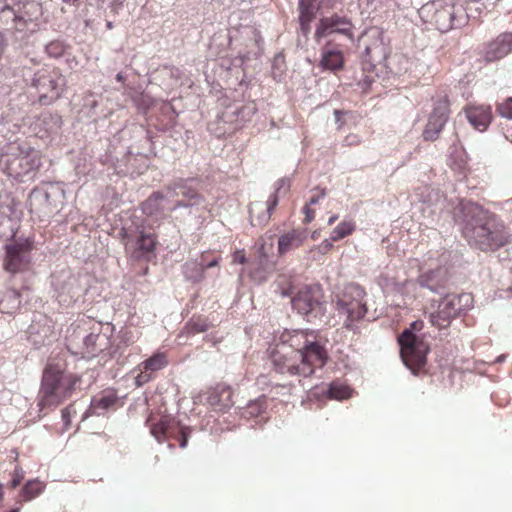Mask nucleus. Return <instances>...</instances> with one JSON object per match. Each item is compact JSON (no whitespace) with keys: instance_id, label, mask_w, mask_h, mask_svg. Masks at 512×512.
I'll use <instances>...</instances> for the list:
<instances>
[{"instance_id":"nucleus-1","label":"nucleus","mask_w":512,"mask_h":512,"mask_svg":"<svg viewBox=\"0 0 512 512\" xmlns=\"http://www.w3.org/2000/svg\"><path fill=\"white\" fill-rule=\"evenodd\" d=\"M466 223L463 235L469 243L483 251L496 250L509 242L504 224L492 213L475 203L464 205Z\"/></svg>"},{"instance_id":"nucleus-2","label":"nucleus","mask_w":512,"mask_h":512,"mask_svg":"<svg viewBox=\"0 0 512 512\" xmlns=\"http://www.w3.org/2000/svg\"><path fill=\"white\" fill-rule=\"evenodd\" d=\"M79 378L58 363H48L43 370L41 387L38 394V407L40 412L45 409L56 408L69 398L75 390Z\"/></svg>"},{"instance_id":"nucleus-3","label":"nucleus","mask_w":512,"mask_h":512,"mask_svg":"<svg viewBox=\"0 0 512 512\" xmlns=\"http://www.w3.org/2000/svg\"><path fill=\"white\" fill-rule=\"evenodd\" d=\"M286 336H292L290 330H284L268 350L273 370L289 377H310L311 369L302 362L298 348L286 341Z\"/></svg>"},{"instance_id":"nucleus-4","label":"nucleus","mask_w":512,"mask_h":512,"mask_svg":"<svg viewBox=\"0 0 512 512\" xmlns=\"http://www.w3.org/2000/svg\"><path fill=\"white\" fill-rule=\"evenodd\" d=\"M423 327V321H414L398 337L402 361L413 374L425 370L427 355L430 352V345L421 333Z\"/></svg>"},{"instance_id":"nucleus-5","label":"nucleus","mask_w":512,"mask_h":512,"mask_svg":"<svg viewBox=\"0 0 512 512\" xmlns=\"http://www.w3.org/2000/svg\"><path fill=\"white\" fill-rule=\"evenodd\" d=\"M292 336H286V341L298 348L302 362L309 366L311 375L316 367L322 368L329 360V354L325 341L314 330H290Z\"/></svg>"},{"instance_id":"nucleus-6","label":"nucleus","mask_w":512,"mask_h":512,"mask_svg":"<svg viewBox=\"0 0 512 512\" xmlns=\"http://www.w3.org/2000/svg\"><path fill=\"white\" fill-rule=\"evenodd\" d=\"M292 308L303 320L312 324L324 322L327 301L320 285H306L298 290L291 299Z\"/></svg>"},{"instance_id":"nucleus-7","label":"nucleus","mask_w":512,"mask_h":512,"mask_svg":"<svg viewBox=\"0 0 512 512\" xmlns=\"http://www.w3.org/2000/svg\"><path fill=\"white\" fill-rule=\"evenodd\" d=\"M199 181L196 178H176L165 186L167 201L172 205L170 212L184 209L189 214L205 202L204 196L199 191Z\"/></svg>"},{"instance_id":"nucleus-8","label":"nucleus","mask_w":512,"mask_h":512,"mask_svg":"<svg viewBox=\"0 0 512 512\" xmlns=\"http://www.w3.org/2000/svg\"><path fill=\"white\" fill-rule=\"evenodd\" d=\"M0 166L8 177L18 182L32 180L41 166L40 152L33 148H19L18 152L2 155Z\"/></svg>"},{"instance_id":"nucleus-9","label":"nucleus","mask_w":512,"mask_h":512,"mask_svg":"<svg viewBox=\"0 0 512 512\" xmlns=\"http://www.w3.org/2000/svg\"><path fill=\"white\" fill-rule=\"evenodd\" d=\"M366 293L363 288L356 284H347L343 290L335 296V310L337 315L344 317V326L353 329L354 323L361 320L367 313Z\"/></svg>"},{"instance_id":"nucleus-10","label":"nucleus","mask_w":512,"mask_h":512,"mask_svg":"<svg viewBox=\"0 0 512 512\" xmlns=\"http://www.w3.org/2000/svg\"><path fill=\"white\" fill-rule=\"evenodd\" d=\"M65 201L64 186L60 182H43L33 188L28 196L30 211L44 215L60 211Z\"/></svg>"},{"instance_id":"nucleus-11","label":"nucleus","mask_w":512,"mask_h":512,"mask_svg":"<svg viewBox=\"0 0 512 512\" xmlns=\"http://www.w3.org/2000/svg\"><path fill=\"white\" fill-rule=\"evenodd\" d=\"M121 234L125 240L126 249L131 251L134 259L150 260L153 257L156 248V236L148 231L143 223L124 226Z\"/></svg>"},{"instance_id":"nucleus-12","label":"nucleus","mask_w":512,"mask_h":512,"mask_svg":"<svg viewBox=\"0 0 512 512\" xmlns=\"http://www.w3.org/2000/svg\"><path fill=\"white\" fill-rule=\"evenodd\" d=\"M31 85L38 92L39 103L50 105L61 96L65 78L58 69L42 68L34 73Z\"/></svg>"},{"instance_id":"nucleus-13","label":"nucleus","mask_w":512,"mask_h":512,"mask_svg":"<svg viewBox=\"0 0 512 512\" xmlns=\"http://www.w3.org/2000/svg\"><path fill=\"white\" fill-rule=\"evenodd\" d=\"M422 11L431 13L430 23L441 32L459 28L467 23L462 6L434 2L431 5H425Z\"/></svg>"},{"instance_id":"nucleus-14","label":"nucleus","mask_w":512,"mask_h":512,"mask_svg":"<svg viewBox=\"0 0 512 512\" xmlns=\"http://www.w3.org/2000/svg\"><path fill=\"white\" fill-rule=\"evenodd\" d=\"M24 10H15L10 5L0 9V27L6 31L22 32L30 23L38 19L42 7L38 3L24 5Z\"/></svg>"},{"instance_id":"nucleus-15","label":"nucleus","mask_w":512,"mask_h":512,"mask_svg":"<svg viewBox=\"0 0 512 512\" xmlns=\"http://www.w3.org/2000/svg\"><path fill=\"white\" fill-rule=\"evenodd\" d=\"M112 330L113 327L109 324L93 328L89 334L82 337V344L74 353L81 355L82 358L91 359L108 350L111 346Z\"/></svg>"},{"instance_id":"nucleus-16","label":"nucleus","mask_w":512,"mask_h":512,"mask_svg":"<svg viewBox=\"0 0 512 512\" xmlns=\"http://www.w3.org/2000/svg\"><path fill=\"white\" fill-rule=\"evenodd\" d=\"M354 24L346 15L333 13L329 16H323L316 25L314 37L316 41L328 37L332 34H339L349 40L354 39Z\"/></svg>"},{"instance_id":"nucleus-17","label":"nucleus","mask_w":512,"mask_h":512,"mask_svg":"<svg viewBox=\"0 0 512 512\" xmlns=\"http://www.w3.org/2000/svg\"><path fill=\"white\" fill-rule=\"evenodd\" d=\"M5 250L4 267L8 272L15 274L28 268L31 250V243L28 240L6 244Z\"/></svg>"},{"instance_id":"nucleus-18","label":"nucleus","mask_w":512,"mask_h":512,"mask_svg":"<svg viewBox=\"0 0 512 512\" xmlns=\"http://www.w3.org/2000/svg\"><path fill=\"white\" fill-rule=\"evenodd\" d=\"M57 301L64 306H69L77 300L80 295V287L76 276L70 273H61L52 277Z\"/></svg>"},{"instance_id":"nucleus-19","label":"nucleus","mask_w":512,"mask_h":512,"mask_svg":"<svg viewBox=\"0 0 512 512\" xmlns=\"http://www.w3.org/2000/svg\"><path fill=\"white\" fill-rule=\"evenodd\" d=\"M512 53V32H503L484 46L482 56L486 63L499 61Z\"/></svg>"},{"instance_id":"nucleus-20","label":"nucleus","mask_w":512,"mask_h":512,"mask_svg":"<svg viewBox=\"0 0 512 512\" xmlns=\"http://www.w3.org/2000/svg\"><path fill=\"white\" fill-rule=\"evenodd\" d=\"M194 402L207 404L214 409L225 412L232 405L230 388L217 386L195 397Z\"/></svg>"},{"instance_id":"nucleus-21","label":"nucleus","mask_w":512,"mask_h":512,"mask_svg":"<svg viewBox=\"0 0 512 512\" xmlns=\"http://www.w3.org/2000/svg\"><path fill=\"white\" fill-rule=\"evenodd\" d=\"M187 428L181 426L174 418L164 416L156 424L150 426V433L161 443L164 440L176 439Z\"/></svg>"},{"instance_id":"nucleus-22","label":"nucleus","mask_w":512,"mask_h":512,"mask_svg":"<svg viewBox=\"0 0 512 512\" xmlns=\"http://www.w3.org/2000/svg\"><path fill=\"white\" fill-rule=\"evenodd\" d=\"M454 294L446 295L439 303L438 310L430 320L433 326L440 329L449 326L451 320L460 314V308L454 301Z\"/></svg>"},{"instance_id":"nucleus-23","label":"nucleus","mask_w":512,"mask_h":512,"mask_svg":"<svg viewBox=\"0 0 512 512\" xmlns=\"http://www.w3.org/2000/svg\"><path fill=\"white\" fill-rule=\"evenodd\" d=\"M470 124L479 131H485L492 121V108L490 105L469 104L464 108Z\"/></svg>"},{"instance_id":"nucleus-24","label":"nucleus","mask_w":512,"mask_h":512,"mask_svg":"<svg viewBox=\"0 0 512 512\" xmlns=\"http://www.w3.org/2000/svg\"><path fill=\"white\" fill-rule=\"evenodd\" d=\"M119 400L115 391H103L92 397L89 409L83 414L82 419L90 414L103 415L110 408H113Z\"/></svg>"},{"instance_id":"nucleus-25","label":"nucleus","mask_w":512,"mask_h":512,"mask_svg":"<svg viewBox=\"0 0 512 512\" xmlns=\"http://www.w3.org/2000/svg\"><path fill=\"white\" fill-rule=\"evenodd\" d=\"M319 66L324 71L337 72L344 66V56L341 50L324 46L321 49Z\"/></svg>"},{"instance_id":"nucleus-26","label":"nucleus","mask_w":512,"mask_h":512,"mask_svg":"<svg viewBox=\"0 0 512 512\" xmlns=\"http://www.w3.org/2000/svg\"><path fill=\"white\" fill-rule=\"evenodd\" d=\"M27 340L36 349L44 346L51 334L50 326L46 324H40L39 322H32L27 331Z\"/></svg>"},{"instance_id":"nucleus-27","label":"nucleus","mask_w":512,"mask_h":512,"mask_svg":"<svg viewBox=\"0 0 512 512\" xmlns=\"http://www.w3.org/2000/svg\"><path fill=\"white\" fill-rule=\"evenodd\" d=\"M163 201H167L165 190L152 192L150 196L141 204V210L143 214L147 216L162 214L165 211L162 205Z\"/></svg>"},{"instance_id":"nucleus-28","label":"nucleus","mask_w":512,"mask_h":512,"mask_svg":"<svg viewBox=\"0 0 512 512\" xmlns=\"http://www.w3.org/2000/svg\"><path fill=\"white\" fill-rule=\"evenodd\" d=\"M22 296V292L14 288L4 291L0 296V312L7 314L14 313L21 305Z\"/></svg>"},{"instance_id":"nucleus-29","label":"nucleus","mask_w":512,"mask_h":512,"mask_svg":"<svg viewBox=\"0 0 512 512\" xmlns=\"http://www.w3.org/2000/svg\"><path fill=\"white\" fill-rule=\"evenodd\" d=\"M418 283L420 286L426 287L431 291H437L438 289L444 287L446 283L445 271L437 269L423 273L419 276Z\"/></svg>"},{"instance_id":"nucleus-30","label":"nucleus","mask_w":512,"mask_h":512,"mask_svg":"<svg viewBox=\"0 0 512 512\" xmlns=\"http://www.w3.org/2000/svg\"><path fill=\"white\" fill-rule=\"evenodd\" d=\"M304 239V234L298 230H292L281 235L278 239L279 255H284L288 251L299 247L303 243Z\"/></svg>"},{"instance_id":"nucleus-31","label":"nucleus","mask_w":512,"mask_h":512,"mask_svg":"<svg viewBox=\"0 0 512 512\" xmlns=\"http://www.w3.org/2000/svg\"><path fill=\"white\" fill-rule=\"evenodd\" d=\"M447 120L430 114L428 123L424 129L423 137L425 140L434 141L438 138L440 132L443 130Z\"/></svg>"},{"instance_id":"nucleus-32","label":"nucleus","mask_w":512,"mask_h":512,"mask_svg":"<svg viewBox=\"0 0 512 512\" xmlns=\"http://www.w3.org/2000/svg\"><path fill=\"white\" fill-rule=\"evenodd\" d=\"M45 489V484L38 478L28 480L20 491L22 501L28 502L42 494Z\"/></svg>"},{"instance_id":"nucleus-33","label":"nucleus","mask_w":512,"mask_h":512,"mask_svg":"<svg viewBox=\"0 0 512 512\" xmlns=\"http://www.w3.org/2000/svg\"><path fill=\"white\" fill-rule=\"evenodd\" d=\"M19 211H21L20 203L11 194L0 195V213L9 215L18 221Z\"/></svg>"},{"instance_id":"nucleus-34","label":"nucleus","mask_w":512,"mask_h":512,"mask_svg":"<svg viewBox=\"0 0 512 512\" xmlns=\"http://www.w3.org/2000/svg\"><path fill=\"white\" fill-rule=\"evenodd\" d=\"M183 274L186 279L192 282H199L204 277V262L196 260L187 261L183 265Z\"/></svg>"},{"instance_id":"nucleus-35","label":"nucleus","mask_w":512,"mask_h":512,"mask_svg":"<svg viewBox=\"0 0 512 512\" xmlns=\"http://www.w3.org/2000/svg\"><path fill=\"white\" fill-rule=\"evenodd\" d=\"M266 397L264 395L251 400L242 408L241 416L245 418H253L260 416L266 408Z\"/></svg>"},{"instance_id":"nucleus-36","label":"nucleus","mask_w":512,"mask_h":512,"mask_svg":"<svg viewBox=\"0 0 512 512\" xmlns=\"http://www.w3.org/2000/svg\"><path fill=\"white\" fill-rule=\"evenodd\" d=\"M18 229V221L9 216L0 213V238H14Z\"/></svg>"},{"instance_id":"nucleus-37","label":"nucleus","mask_w":512,"mask_h":512,"mask_svg":"<svg viewBox=\"0 0 512 512\" xmlns=\"http://www.w3.org/2000/svg\"><path fill=\"white\" fill-rule=\"evenodd\" d=\"M40 121L49 134H57L62 126V118L57 113L46 112L41 115Z\"/></svg>"},{"instance_id":"nucleus-38","label":"nucleus","mask_w":512,"mask_h":512,"mask_svg":"<svg viewBox=\"0 0 512 512\" xmlns=\"http://www.w3.org/2000/svg\"><path fill=\"white\" fill-rule=\"evenodd\" d=\"M431 114L448 120L450 114V100L446 93H440L436 96Z\"/></svg>"},{"instance_id":"nucleus-39","label":"nucleus","mask_w":512,"mask_h":512,"mask_svg":"<svg viewBox=\"0 0 512 512\" xmlns=\"http://www.w3.org/2000/svg\"><path fill=\"white\" fill-rule=\"evenodd\" d=\"M168 365L166 355L164 353H155L140 364V367L148 370L153 375L155 372L165 368Z\"/></svg>"},{"instance_id":"nucleus-40","label":"nucleus","mask_w":512,"mask_h":512,"mask_svg":"<svg viewBox=\"0 0 512 512\" xmlns=\"http://www.w3.org/2000/svg\"><path fill=\"white\" fill-rule=\"evenodd\" d=\"M249 214L251 218V224L255 226L266 224L269 221L272 213L266 210L263 211V204L256 202L251 204L249 208Z\"/></svg>"},{"instance_id":"nucleus-41","label":"nucleus","mask_w":512,"mask_h":512,"mask_svg":"<svg viewBox=\"0 0 512 512\" xmlns=\"http://www.w3.org/2000/svg\"><path fill=\"white\" fill-rule=\"evenodd\" d=\"M271 265L267 262L265 256H260L259 267L250 271V277L253 281L262 283L267 280L268 275L272 273Z\"/></svg>"},{"instance_id":"nucleus-42","label":"nucleus","mask_w":512,"mask_h":512,"mask_svg":"<svg viewBox=\"0 0 512 512\" xmlns=\"http://www.w3.org/2000/svg\"><path fill=\"white\" fill-rule=\"evenodd\" d=\"M328 396L335 400H344L351 397L352 389L344 384L333 382L327 390Z\"/></svg>"},{"instance_id":"nucleus-43","label":"nucleus","mask_w":512,"mask_h":512,"mask_svg":"<svg viewBox=\"0 0 512 512\" xmlns=\"http://www.w3.org/2000/svg\"><path fill=\"white\" fill-rule=\"evenodd\" d=\"M66 49L67 45L62 40H53L45 46L46 54L55 59L62 57L65 54Z\"/></svg>"},{"instance_id":"nucleus-44","label":"nucleus","mask_w":512,"mask_h":512,"mask_svg":"<svg viewBox=\"0 0 512 512\" xmlns=\"http://www.w3.org/2000/svg\"><path fill=\"white\" fill-rule=\"evenodd\" d=\"M299 19L313 20L315 17L314 0H298Z\"/></svg>"},{"instance_id":"nucleus-45","label":"nucleus","mask_w":512,"mask_h":512,"mask_svg":"<svg viewBox=\"0 0 512 512\" xmlns=\"http://www.w3.org/2000/svg\"><path fill=\"white\" fill-rule=\"evenodd\" d=\"M210 327V323L204 318H192L186 324V329L189 334H197L206 332Z\"/></svg>"},{"instance_id":"nucleus-46","label":"nucleus","mask_w":512,"mask_h":512,"mask_svg":"<svg viewBox=\"0 0 512 512\" xmlns=\"http://www.w3.org/2000/svg\"><path fill=\"white\" fill-rule=\"evenodd\" d=\"M354 230V225L351 222H341L339 223L331 232L330 238L333 241H338L343 239L347 235L351 234Z\"/></svg>"},{"instance_id":"nucleus-47","label":"nucleus","mask_w":512,"mask_h":512,"mask_svg":"<svg viewBox=\"0 0 512 512\" xmlns=\"http://www.w3.org/2000/svg\"><path fill=\"white\" fill-rule=\"evenodd\" d=\"M454 298L456 305L460 308V313L471 309L474 305V298L471 293L454 294Z\"/></svg>"},{"instance_id":"nucleus-48","label":"nucleus","mask_w":512,"mask_h":512,"mask_svg":"<svg viewBox=\"0 0 512 512\" xmlns=\"http://www.w3.org/2000/svg\"><path fill=\"white\" fill-rule=\"evenodd\" d=\"M285 71V58L284 55L279 53L275 55L272 62V75L277 81H280Z\"/></svg>"},{"instance_id":"nucleus-49","label":"nucleus","mask_w":512,"mask_h":512,"mask_svg":"<svg viewBox=\"0 0 512 512\" xmlns=\"http://www.w3.org/2000/svg\"><path fill=\"white\" fill-rule=\"evenodd\" d=\"M496 110L500 116L512 119V96L497 104Z\"/></svg>"},{"instance_id":"nucleus-50","label":"nucleus","mask_w":512,"mask_h":512,"mask_svg":"<svg viewBox=\"0 0 512 512\" xmlns=\"http://www.w3.org/2000/svg\"><path fill=\"white\" fill-rule=\"evenodd\" d=\"M138 370L139 373L135 376L136 386L141 387L153 379L154 375L148 370L140 367V365L138 366Z\"/></svg>"},{"instance_id":"nucleus-51","label":"nucleus","mask_w":512,"mask_h":512,"mask_svg":"<svg viewBox=\"0 0 512 512\" xmlns=\"http://www.w3.org/2000/svg\"><path fill=\"white\" fill-rule=\"evenodd\" d=\"M24 476H25L24 470L21 467L16 466L14 469L13 478L10 482L11 487L16 488L21 483Z\"/></svg>"},{"instance_id":"nucleus-52","label":"nucleus","mask_w":512,"mask_h":512,"mask_svg":"<svg viewBox=\"0 0 512 512\" xmlns=\"http://www.w3.org/2000/svg\"><path fill=\"white\" fill-rule=\"evenodd\" d=\"M314 190L317 191V193L310 197V199L307 201L305 205H308L309 207L312 205H316L319 203L321 199H323L326 196V189L325 188H319L316 187Z\"/></svg>"},{"instance_id":"nucleus-53","label":"nucleus","mask_w":512,"mask_h":512,"mask_svg":"<svg viewBox=\"0 0 512 512\" xmlns=\"http://www.w3.org/2000/svg\"><path fill=\"white\" fill-rule=\"evenodd\" d=\"M282 189H285L287 192L290 189V179L289 178H280L275 182V192L277 195L281 192Z\"/></svg>"},{"instance_id":"nucleus-54","label":"nucleus","mask_w":512,"mask_h":512,"mask_svg":"<svg viewBox=\"0 0 512 512\" xmlns=\"http://www.w3.org/2000/svg\"><path fill=\"white\" fill-rule=\"evenodd\" d=\"M72 412L75 413L73 405H69V406H67L66 408H64L61 411V416H62V420H63L64 425H65V428H68V426L71 423V414H72Z\"/></svg>"},{"instance_id":"nucleus-55","label":"nucleus","mask_w":512,"mask_h":512,"mask_svg":"<svg viewBox=\"0 0 512 512\" xmlns=\"http://www.w3.org/2000/svg\"><path fill=\"white\" fill-rule=\"evenodd\" d=\"M279 202L278 195L276 193H273L269 196L267 202H266V211L272 213L275 207L277 206Z\"/></svg>"},{"instance_id":"nucleus-56","label":"nucleus","mask_w":512,"mask_h":512,"mask_svg":"<svg viewBox=\"0 0 512 512\" xmlns=\"http://www.w3.org/2000/svg\"><path fill=\"white\" fill-rule=\"evenodd\" d=\"M190 428L188 427L185 431H183L182 433H180V435L176 438V440L179 441V446L180 448H186L187 447V444H188V438H189V435H190Z\"/></svg>"},{"instance_id":"nucleus-57","label":"nucleus","mask_w":512,"mask_h":512,"mask_svg":"<svg viewBox=\"0 0 512 512\" xmlns=\"http://www.w3.org/2000/svg\"><path fill=\"white\" fill-rule=\"evenodd\" d=\"M256 111L255 107H244L242 110H237L234 113L237 116H241L243 119L246 117H250Z\"/></svg>"},{"instance_id":"nucleus-58","label":"nucleus","mask_w":512,"mask_h":512,"mask_svg":"<svg viewBox=\"0 0 512 512\" xmlns=\"http://www.w3.org/2000/svg\"><path fill=\"white\" fill-rule=\"evenodd\" d=\"M302 210L305 215V222H311L314 219L315 211L308 205H305Z\"/></svg>"},{"instance_id":"nucleus-59","label":"nucleus","mask_w":512,"mask_h":512,"mask_svg":"<svg viewBox=\"0 0 512 512\" xmlns=\"http://www.w3.org/2000/svg\"><path fill=\"white\" fill-rule=\"evenodd\" d=\"M345 114V112H343L342 110H334V116H335V123L337 124L338 126V129H341L344 122L342 120V116Z\"/></svg>"},{"instance_id":"nucleus-60","label":"nucleus","mask_w":512,"mask_h":512,"mask_svg":"<svg viewBox=\"0 0 512 512\" xmlns=\"http://www.w3.org/2000/svg\"><path fill=\"white\" fill-rule=\"evenodd\" d=\"M311 22H312V20L306 21L304 19H299L300 28L304 35H307L310 32Z\"/></svg>"},{"instance_id":"nucleus-61","label":"nucleus","mask_w":512,"mask_h":512,"mask_svg":"<svg viewBox=\"0 0 512 512\" xmlns=\"http://www.w3.org/2000/svg\"><path fill=\"white\" fill-rule=\"evenodd\" d=\"M97 104H98L97 101L95 99H93L92 97H87L85 99V103H84V105L89 106L91 108V110L95 109Z\"/></svg>"},{"instance_id":"nucleus-62","label":"nucleus","mask_w":512,"mask_h":512,"mask_svg":"<svg viewBox=\"0 0 512 512\" xmlns=\"http://www.w3.org/2000/svg\"><path fill=\"white\" fill-rule=\"evenodd\" d=\"M357 142H359V139L356 135H349L345 138V143L347 145H354Z\"/></svg>"},{"instance_id":"nucleus-63","label":"nucleus","mask_w":512,"mask_h":512,"mask_svg":"<svg viewBox=\"0 0 512 512\" xmlns=\"http://www.w3.org/2000/svg\"><path fill=\"white\" fill-rule=\"evenodd\" d=\"M218 262H219V259L218 258H214L211 261H209L208 263H204V271L206 269H209V268L217 266Z\"/></svg>"},{"instance_id":"nucleus-64","label":"nucleus","mask_w":512,"mask_h":512,"mask_svg":"<svg viewBox=\"0 0 512 512\" xmlns=\"http://www.w3.org/2000/svg\"><path fill=\"white\" fill-rule=\"evenodd\" d=\"M321 247L325 250H328L332 247V245L328 240H324L321 244Z\"/></svg>"}]
</instances>
